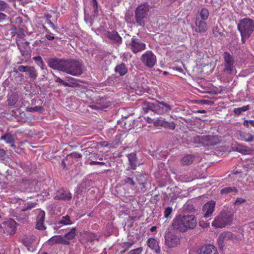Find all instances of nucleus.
<instances>
[{
  "mask_svg": "<svg viewBox=\"0 0 254 254\" xmlns=\"http://www.w3.org/2000/svg\"><path fill=\"white\" fill-rule=\"evenodd\" d=\"M196 225V220L194 215L179 214L174 219L169 228L175 231L183 233L193 229Z\"/></svg>",
  "mask_w": 254,
  "mask_h": 254,
  "instance_id": "f257e3e1",
  "label": "nucleus"
},
{
  "mask_svg": "<svg viewBox=\"0 0 254 254\" xmlns=\"http://www.w3.org/2000/svg\"><path fill=\"white\" fill-rule=\"evenodd\" d=\"M149 6L147 3L138 5L134 11V18L137 26L144 27L148 18Z\"/></svg>",
  "mask_w": 254,
  "mask_h": 254,
  "instance_id": "f03ea898",
  "label": "nucleus"
},
{
  "mask_svg": "<svg viewBox=\"0 0 254 254\" xmlns=\"http://www.w3.org/2000/svg\"><path fill=\"white\" fill-rule=\"evenodd\" d=\"M63 72L73 76H77L83 72L81 64L77 60L65 59Z\"/></svg>",
  "mask_w": 254,
  "mask_h": 254,
  "instance_id": "7ed1b4c3",
  "label": "nucleus"
},
{
  "mask_svg": "<svg viewBox=\"0 0 254 254\" xmlns=\"http://www.w3.org/2000/svg\"><path fill=\"white\" fill-rule=\"evenodd\" d=\"M238 30L241 35L250 36L254 31V20L249 18L242 19L238 25Z\"/></svg>",
  "mask_w": 254,
  "mask_h": 254,
  "instance_id": "20e7f679",
  "label": "nucleus"
},
{
  "mask_svg": "<svg viewBox=\"0 0 254 254\" xmlns=\"http://www.w3.org/2000/svg\"><path fill=\"white\" fill-rule=\"evenodd\" d=\"M233 215L230 212L222 211L212 222V226L215 228H223L230 224L233 220Z\"/></svg>",
  "mask_w": 254,
  "mask_h": 254,
  "instance_id": "39448f33",
  "label": "nucleus"
},
{
  "mask_svg": "<svg viewBox=\"0 0 254 254\" xmlns=\"http://www.w3.org/2000/svg\"><path fill=\"white\" fill-rule=\"evenodd\" d=\"M223 59L224 65L223 73L227 76L233 74L235 70L234 57L228 52H225L223 54Z\"/></svg>",
  "mask_w": 254,
  "mask_h": 254,
  "instance_id": "423d86ee",
  "label": "nucleus"
},
{
  "mask_svg": "<svg viewBox=\"0 0 254 254\" xmlns=\"http://www.w3.org/2000/svg\"><path fill=\"white\" fill-rule=\"evenodd\" d=\"M126 46L133 53L137 54L146 49V45L135 36L132 37L130 41H126Z\"/></svg>",
  "mask_w": 254,
  "mask_h": 254,
  "instance_id": "0eeeda50",
  "label": "nucleus"
},
{
  "mask_svg": "<svg viewBox=\"0 0 254 254\" xmlns=\"http://www.w3.org/2000/svg\"><path fill=\"white\" fill-rule=\"evenodd\" d=\"M172 230H173L169 227L164 236L165 244L169 248L176 247L180 244V238L173 234Z\"/></svg>",
  "mask_w": 254,
  "mask_h": 254,
  "instance_id": "6e6552de",
  "label": "nucleus"
},
{
  "mask_svg": "<svg viewBox=\"0 0 254 254\" xmlns=\"http://www.w3.org/2000/svg\"><path fill=\"white\" fill-rule=\"evenodd\" d=\"M142 64L148 68H152L156 64L157 60L156 56L151 51H147L140 57Z\"/></svg>",
  "mask_w": 254,
  "mask_h": 254,
  "instance_id": "1a4fd4ad",
  "label": "nucleus"
},
{
  "mask_svg": "<svg viewBox=\"0 0 254 254\" xmlns=\"http://www.w3.org/2000/svg\"><path fill=\"white\" fill-rule=\"evenodd\" d=\"M65 60V59H60L57 57H53L47 59V63L50 68L63 72Z\"/></svg>",
  "mask_w": 254,
  "mask_h": 254,
  "instance_id": "9d476101",
  "label": "nucleus"
},
{
  "mask_svg": "<svg viewBox=\"0 0 254 254\" xmlns=\"http://www.w3.org/2000/svg\"><path fill=\"white\" fill-rule=\"evenodd\" d=\"M172 109L169 104L163 102L156 101L154 103V113L162 115L166 112H168Z\"/></svg>",
  "mask_w": 254,
  "mask_h": 254,
  "instance_id": "9b49d317",
  "label": "nucleus"
},
{
  "mask_svg": "<svg viewBox=\"0 0 254 254\" xmlns=\"http://www.w3.org/2000/svg\"><path fill=\"white\" fill-rule=\"evenodd\" d=\"M16 222L12 219H8L2 223V228L5 231L10 235L14 234L16 231Z\"/></svg>",
  "mask_w": 254,
  "mask_h": 254,
  "instance_id": "f8f14e48",
  "label": "nucleus"
},
{
  "mask_svg": "<svg viewBox=\"0 0 254 254\" xmlns=\"http://www.w3.org/2000/svg\"><path fill=\"white\" fill-rule=\"evenodd\" d=\"M236 237L230 232H226L221 233L219 236L217 242L220 249L223 248L224 244L229 240L234 241Z\"/></svg>",
  "mask_w": 254,
  "mask_h": 254,
  "instance_id": "ddd939ff",
  "label": "nucleus"
},
{
  "mask_svg": "<svg viewBox=\"0 0 254 254\" xmlns=\"http://www.w3.org/2000/svg\"><path fill=\"white\" fill-rule=\"evenodd\" d=\"M110 106V103L107 101V99L104 97H99L96 100L95 104L90 107L95 110H104Z\"/></svg>",
  "mask_w": 254,
  "mask_h": 254,
  "instance_id": "4468645a",
  "label": "nucleus"
},
{
  "mask_svg": "<svg viewBox=\"0 0 254 254\" xmlns=\"http://www.w3.org/2000/svg\"><path fill=\"white\" fill-rule=\"evenodd\" d=\"M198 254H218L217 248L213 245H204L198 250Z\"/></svg>",
  "mask_w": 254,
  "mask_h": 254,
  "instance_id": "2eb2a0df",
  "label": "nucleus"
},
{
  "mask_svg": "<svg viewBox=\"0 0 254 254\" xmlns=\"http://www.w3.org/2000/svg\"><path fill=\"white\" fill-rule=\"evenodd\" d=\"M54 198L56 200L68 201L71 199V194L67 190H60L57 191Z\"/></svg>",
  "mask_w": 254,
  "mask_h": 254,
  "instance_id": "dca6fc26",
  "label": "nucleus"
},
{
  "mask_svg": "<svg viewBox=\"0 0 254 254\" xmlns=\"http://www.w3.org/2000/svg\"><path fill=\"white\" fill-rule=\"evenodd\" d=\"M215 206V202L214 201H210L206 203L202 208L204 213L203 216L204 218L209 217L213 212Z\"/></svg>",
  "mask_w": 254,
  "mask_h": 254,
  "instance_id": "f3484780",
  "label": "nucleus"
},
{
  "mask_svg": "<svg viewBox=\"0 0 254 254\" xmlns=\"http://www.w3.org/2000/svg\"><path fill=\"white\" fill-rule=\"evenodd\" d=\"M45 213L44 211L41 210L37 217L36 228L40 230H44L46 227L44 225Z\"/></svg>",
  "mask_w": 254,
  "mask_h": 254,
  "instance_id": "a211bd4d",
  "label": "nucleus"
},
{
  "mask_svg": "<svg viewBox=\"0 0 254 254\" xmlns=\"http://www.w3.org/2000/svg\"><path fill=\"white\" fill-rule=\"evenodd\" d=\"M202 139L206 142L207 145L213 146L220 141L219 137L217 135H205L202 137Z\"/></svg>",
  "mask_w": 254,
  "mask_h": 254,
  "instance_id": "6ab92c4d",
  "label": "nucleus"
},
{
  "mask_svg": "<svg viewBox=\"0 0 254 254\" xmlns=\"http://www.w3.org/2000/svg\"><path fill=\"white\" fill-rule=\"evenodd\" d=\"M106 35L108 38L113 41L114 43L118 45L121 44L122 42V37L116 31H108L106 33Z\"/></svg>",
  "mask_w": 254,
  "mask_h": 254,
  "instance_id": "aec40b11",
  "label": "nucleus"
},
{
  "mask_svg": "<svg viewBox=\"0 0 254 254\" xmlns=\"http://www.w3.org/2000/svg\"><path fill=\"white\" fill-rule=\"evenodd\" d=\"M196 26L195 31L199 33H204L207 30V25L204 20H200L199 18H196L195 21Z\"/></svg>",
  "mask_w": 254,
  "mask_h": 254,
  "instance_id": "412c9836",
  "label": "nucleus"
},
{
  "mask_svg": "<svg viewBox=\"0 0 254 254\" xmlns=\"http://www.w3.org/2000/svg\"><path fill=\"white\" fill-rule=\"evenodd\" d=\"M127 157L128 158L130 169L135 170L137 164V158L136 153L132 152L128 154Z\"/></svg>",
  "mask_w": 254,
  "mask_h": 254,
  "instance_id": "4be33fe9",
  "label": "nucleus"
},
{
  "mask_svg": "<svg viewBox=\"0 0 254 254\" xmlns=\"http://www.w3.org/2000/svg\"><path fill=\"white\" fill-rule=\"evenodd\" d=\"M147 246L151 249L154 250L157 254L161 252L158 242L154 238H149L147 242Z\"/></svg>",
  "mask_w": 254,
  "mask_h": 254,
  "instance_id": "5701e85b",
  "label": "nucleus"
},
{
  "mask_svg": "<svg viewBox=\"0 0 254 254\" xmlns=\"http://www.w3.org/2000/svg\"><path fill=\"white\" fill-rule=\"evenodd\" d=\"M239 139L243 141L251 142L254 140V136L252 134L240 131L239 133Z\"/></svg>",
  "mask_w": 254,
  "mask_h": 254,
  "instance_id": "b1692460",
  "label": "nucleus"
},
{
  "mask_svg": "<svg viewBox=\"0 0 254 254\" xmlns=\"http://www.w3.org/2000/svg\"><path fill=\"white\" fill-rule=\"evenodd\" d=\"M238 192V189L234 187H225L220 190V193L223 195H227L229 194H235Z\"/></svg>",
  "mask_w": 254,
  "mask_h": 254,
  "instance_id": "393cba45",
  "label": "nucleus"
},
{
  "mask_svg": "<svg viewBox=\"0 0 254 254\" xmlns=\"http://www.w3.org/2000/svg\"><path fill=\"white\" fill-rule=\"evenodd\" d=\"M0 139L4 140L6 143L10 144L11 147L15 146L14 144V138L12 134L8 133L2 135Z\"/></svg>",
  "mask_w": 254,
  "mask_h": 254,
  "instance_id": "a878e982",
  "label": "nucleus"
},
{
  "mask_svg": "<svg viewBox=\"0 0 254 254\" xmlns=\"http://www.w3.org/2000/svg\"><path fill=\"white\" fill-rule=\"evenodd\" d=\"M127 68L125 64L122 63L117 65L115 68V71L117 73H119L120 76H123L127 72Z\"/></svg>",
  "mask_w": 254,
  "mask_h": 254,
  "instance_id": "bb28decb",
  "label": "nucleus"
},
{
  "mask_svg": "<svg viewBox=\"0 0 254 254\" xmlns=\"http://www.w3.org/2000/svg\"><path fill=\"white\" fill-rule=\"evenodd\" d=\"M142 108L145 113H148L149 111L154 112V103L145 101L142 103Z\"/></svg>",
  "mask_w": 254,
  "mask_h": 254,
  "instance_id": "cd10ccee",
  "label": "nucleus"
},
{
  "mask_svg": "<svg viewBox=\"0 0 254 254\" xmlns=\"http://www.w3.org/2000/svg\"><path fill=\"white\" fill-rule=\"evenodd\" d=\"M18 99V96L15 93H12L8 97L7 101L8 105L10 106H14Z\"/></svg>",
  "mask_w": 254,
  "mask_h": 254,
  "instance_id": "c85d7f7f",
  "label": "nucleus"
},
{
  "mask_svg": "<svg viewBox=\"0 0 254 254\" xmlns=\"http://www.w3.org/2000/svg\"><path fill=\"white\" fill-rule=\"evenodd\" d=\"M194 159V156L192 155H187L185 156L181 159V163L183 165H189L191 164Z\"/></svg>",
  "mask_w": 254,
  "mask_h": 254,
  "instance_id": "c756f323",
  "label": "nucleus"
},
{
  "mask_svg": "<svg viewBox=\"0 0 254 254\" xmlns=\"http://www.w3.org/2000/svg\"><path fill=\"white\" fill-rule=\"evenodd\" d=\"M77 235V232L76 228L74 227L72 228L68 232L66 233L64 235V237L68 240H70L74 239Z\"/></svg>",
  "mask_w": 254,
  "mask_h": 254,
  "instance_id": "7c9ffc66",
  "label": "nucleus"
},
{
  "mask_svg": "<svg viewBox=\"0 0 254 254\" xmlns=\"http://www.w3.org/2000/svg\"><path fill=\"white\" fill-rule=\"evenodd\" d=\"M34 237H26L22 240V244L26 246L28 250H30V246L34 242Z\"/></svg>",
  "mask_w": 254,
  "mask_h": 254,
  "instance_id": "2f4dec72",
  "label": "nucleus"
},
{
  "mask_svg": "<svg viewBox=\"0 0 254 254\" xmlns=\"http://www.w3.org/2000/svg\"><path fill=\"white\" fill-rule=\"evenodd\" d=\"M73 223L70 217L68 215L63 216L61 219L58 222V224H62L64 225H71Z\"/></svg>",
  "mask_w": 254,
  "mask_h": 254,
  "instance_id": "473e14b6",
  "label": "nucleus"
},
{
  "mask_svg": "<svg viewBox=\"0 0 254 254\" xmlns=\"http://www.w3.org/2000/svg\"><path fill=\"white\" fill-rule=\"evenodd\" d=\"M62 239V236L55 235L51 237L49 240L48 243L50 245H53L56 244H61Z\"/></svg>",
  "mask_w": 254,
  "mask_h": 254,
  "instance_id": "72a5a7b5",
  "label": "nucleus"
},
{
  "mask_svg": "<svg viewBox=\"0 0 254 254\" xmlns=\"http://www.w3.org/2000/svg\"><path fill=\"white\" fill-rule=\"evenodd\" d=\"M18 49H19L22 55L25 57H28L30 55L29 49L24 47V45H18Z\"/></svg>",
  "mask_w": 254,
  "mask_h": 254,
  "instance_id": "f704fd0d",
  "label": "nucleus"
},
{
  "mask_svg": "<svg viewBox=\"0 0 254 254\" xmlns=\"http://www.w3.org/2000/svg\"><path fill=\"white\" fill-rule=\"evenodd\" d=\"M184 211L186 213L195 212L196 210L190 202H187L184 206Z\"/></svg>",
  "mask_w": 254,
  "mask_h": 254,
  "instance_id": "c9c22d12",
  "label": "nucleus"
},
{
  "mask_svg": "<svg viewBox=\"0 0 254 254\" xmlns=\"http://www.w3.org/2000/svg\"><path fill=\"white\" fill-rule=\"evenodd\" d=\"M79 81L75 78H72L69 82H66L65 87H78L79 86Z\"/></svg>",
  "mask_w": 254,
  "mask_h": 254,
  "instance_id": "e433bc0d",
  "label": "nucleus"
},
{
  "mask_svg": "<svg viewBox=\"0 0 254 254\" xmlns=\"http://www.w3.org/2000/svg\"><path fill=\"white\" fill-rule=\"evenodd\" d=\"M249 109H250V106L249 105H247V106H244L242 107L235 108L233 110V112H234V113L235 114H236L237 115H239L242 112H245V111L249 110Z\"/></svg>",
  "mask_w": 254,
  "mask_h": 254,
  "instance_id": "4c0bfd02",
  "label": "nucleus"
},
{
  "mask_svg": "<svg viewBox=\"0 0 254 254\" xmlns=\"http://www.w3.org/2000/svg\"><path fill=\"white\" fill-rule=\"evenodd\" d=\"M26 111L29 112H39L41 113L44 111L42 106H36L34 107H27Z\"/></svg>",
  "mask_w": 254,
  "mask_h": 254,
  "instance_id": "58836bf2",
  "label": "nucleus"
},
{
  "mask_svg": "<svg viewBox=\"0 0 254 254\" xmlns=\"http://www.w3.org/2000/svg\"><path fill=\"white\" fill-rule=\"evenodd\" d=\"M33 60L39 65L42 69L44 68L45 64L41 56H36L33 58Z\"/></svg>",
  "mask_w": 254,
  "mask_h": 254,
  "instance_id": "ea45409f",
  "label": "nucleus"
},
{
  "mask_svg": "<svg viewBox=\"0 0 254 254\" xmlns=\"http://www.w3.org/2000/svg\"><path fill=\"white\" fill-rule=\"evenodd\" d=\"M199 15L202 20H205L207 19L209 15V11L206 8H202L200 12Z\"/></svg>",
  "mask_w": 254,
  "mask_h": 254,
  "instance_id": "a19ab883",
  "label": "nucleus"
},
{
  "mask_svg": "<svg viewBox=\"0 0 254 254\" xmlns=\"http://www.w3.org/2000/svg\"><path fill=\"white\" fill-rule=\"evenodd\" d=\"M213 33L215 36L217 37H222L224 35L222 28H219L218 27H216L214 29H213Z\"/></svg>",
  "mask_w": 254,
  "mask_h": 254,
  "instance_id": "79ce46f5",
  "label": "nucleus"
},
{
  "mask_svg": "<svg viewBox=\"0 0 254 254\" xmlns=\"http://www.w3.org/2000/svg\"><path fill=\"white\" fill-rule=\"evenodd\" d=\"M27 72H28L30 78L35 79L37 77V74L36 71L34 67L30 66L28 70H27Z\"/></svg>",
  "mask_w": 254,
  "mask_h": 254,
  "instance_id": "37998d69",
  "label": "nucleus"
},
{
  "mask_svg": "<svg viewBox=\"0 0 254 254\" xmlns=\"http://www.w3.org/2000/svg\"><path fill=\"white\" fill-rule=\"evenodd\" d=\"M163 127L169 128L170 129H174L176 127V125L174 122H172L171 123H169L167 121H164V122L163 123V125L162 126Z\"/></svg>",
  "mask_w": 254,
  "mask_h": 254,
  "instance_id": "c03bdc74",
  "label": "nucleus"
},
{
  "mask_svg": "<svg viewBox=\"0 0 254 254\" xmlns=\"http://www.w3.org/2000/svg\"><path fill=\"white\" fill-rule=\"evenodd\" d=\"M36 205V203L28 202L25 204V207L22 209V211L25 212L28 210H30L32 208H34Z\"/></svg>",
  "mask_w": 254,
  "mask_h": 254,
  "instance_id": "a18cd8bd",
  "label": "nucleus"
},
{
  "mask_svg": "<svg viewBox=\"0 0 254 254\" xmlns=\"http://www.w3.org/2000/svg\"><path fill=\"white\" fill-rule=\"evenodd\" d=\"M84 20L87 23H89L90 26H91L93 23V19L92 16L89 15L88 14H86L85 12Z\"/></svg>",
  "mask_w": 254,
  "mask_h": 254,
  "instance_id": "49530a36",
  "label": "nucleus"
},
{
  "mask_svg": "<svg viewBox=\"0 0 254 254\" xmlns=\"http://www.w3.org/2000/svg\"><path fill=\"white\" fill-rule=\"evenodd\" d=\"M9 7V5L3 0H0V11H4Z\"/></svg>",
  "mask_w": 254,
  "mask_h": 254,
  "instance_id": "de8ad7c7",
  "label": "nucleus"
},
{
  "mask_svg": "<svg viewBox=\"0 0 254 254\" xmlns=\"http://www.w3.org/2000/svg\"><path fill=\"white\" fill-rule=\"evenodd\" d=\"M164 119H162V118L158 119L155 121L153 122V125L154 126L157 127V126H161L162 127L163 125V123L164 122Z\"/></svg>",
  "mask_w": 254,
  "mask_h": 254,
  "instance_id": "09e8293b",
  "label": "nucleus"
},
{
  "mask_svg": "<svg viewBox=\"0 0 254 254\" xmlns=\"http://www.w3.org/2000/svg\"><path fill=\"white\" fill-rule=\"evenodd\" d=\"M172 208L171 207H167L164 211V216L166 218H168L169 217L170 215L172 212Z\"/></svg>",
  "mask_w": 254,
  "mask_h": 254,
  "instance_id": "8fccbe9b",
  "label": "nucleus"
},
{
  "mask_svg": "<svg viewBox=\"0 0 254 254\" xmlns=\"http://www.w3.org/2000/svg\"><path fill=\"white\" fill-rule=\"evenodd\" d=\"M124 182L125 183L129 184L132 186H134L135 185V182L133 181L132 179L130 177H127L125 178Z\"/></svg>",
  "mask_w": 254,
  "mask_h": 254,
  "instance_id": "3c124183",
  "label": "nucleus"
},
{
  "mask_svg": "<svg viewBox=\"0 0 254 254\" xmlns=\"http://www.w3.org/2000/svg\"><path fill=\"white\" fill-rule=\"evenodd\" d=\"M142 251L141 248H138L134 250H132L129 252L128 254H140Z\"/></svg>",
  "mask_w": 254,
  "mask_h": 254,
  "instance_id": "603ef678",
  "label": "nucleus"
},
{
  "mask_svg": "<svg viewBox=\"0 0 254 254\" xmlns=\"http://www.w3.org/2000/svg\"><path fill=\"white\" fill-rule=\"evenodd\" d=\"M69 155L72 158H73V159H77V158H80L82 157V155L80 153H78L76 152H72V153H70Z\"/></svg>",
  "mask_w": 254,
  "mask_h": 254,
  "instance_id": "864d4df0",
  "label": "nucleus"
},
{
  "mask_svg": "<svg viewBox=\"0 0 254 254\" xmlns=\"http://www.w3.org/2000/svg\"><path fill=\"white\" fill-rule=\"evenodd\" d=\"M246 201V200L244 198H243L242 197H238L236 200L234 204L235 205L238 206L239 204L244 203Z\"/></svg>",
  "mask_w": 254,
  "mask_h": 254,
  "instance_id": "5fc2aeb1",
  "label": "nucleus"
},
{
  "mask_svg": "<svg viewBox=\"0 0 254 254\" xmlns=\"http://www.w3.org/2000/svg\"><path fill=\"white\" fill-rule=\"evenodd\" d=\"M29 67V66H24L22 65L18 67V69L19 71L21 72H27Z\"/></svg>",
  "mask_w": 254,
  "mask_h": 254,
  "instance_id": "6e6d98bb",
  "label": "nucleus"
},
{
  "mask_svg": "<svg viewBox=\"0 0 254 254\" xmlns=\"http://www.w3.org/2000/svg\"><path fill=\"white\" fill-rule=\"evenodd\" d=\"M55 77H56V79H55V81L56 82L60 83L65 87V84H66V82L65 81H64V80H63L62 79L60 78L59 77L55 76Z\"/></svg>",
  "mask_w": 254,
  "mask_h": 254,
  "instance_id": "4d7b16f0",
  "label": "nucleus"
},
{
  "mask_svg": "<svg viewBox=\"0 0 254 254\" xmlns=\"http://www.w3.org/2000/svg\"><path fill=\"white\" fill-rule=\"evenodd\" d=\"M89 164L90 165H106L105 163L103 162H99V161H91L89 162Z\"/></svg>",
  "mask_w": 254,
  "mask_h": 254,
  "instance_id": "13d9d810",
  "label": "nucleus"
},
{
  "mask_svg": "<svg viewBox=\"0 0 254 254\" xmlns=\"http://www.w3.org/2000/svg\"><path fill=\"white\" fill-rule=\"evenodd\" d=\"M65 238L62 236L61 244L64 245H69L70 244L69 240L64 239Z\"/></svg>",
  "mask_w": 254,
  "mask_h": 254,
  "instance_id": "bf43d9fd",
  "label": "nucleus"
},
{
  "mask_svg": "<svg viewBox=\"0 0 254 254\" xmlns=\"http://www.w3.org/2000/svg\"><path fill=\"white\" fill-rule=\"evenodd\" d=\"M5 151L3 149L0 148V159H3L5 158Z\"/></svg>",
  "mask_w": 254,
  "mask_h": 254,
  "instance_id": "052dcab7",
  "label": "nucleus"
},
{
  "mask_svg": "<svg viewBox=\"0 0 254 254\" xmlns=\"http://www.w3.org/2000/svg\"><path fill=\"white\" fill-rule=\"evenodd\" d=\"M45 37L47 40L50 41L53 40L55 38L54 36H53V34L51 33L49 34L46 35Z\"/></svg>",
  "mask_w": 254,
  "mask_h": 254,
  "instance_id": "680f3d73",
  "label": "nucleus"
},
{
  "mask_svg": "<svg viewBox=\"0 0 254 254\" xmlns=\"http://www.w3.org/2000/svg\"><path fill=\"white\" fill-rule=\"evenodd\" d=\"M46 22L53 29H55L56 28V26H55L54 24L50 19H48V20H46Z\"/></svg>",
  "mask_w": 254,
  "mask_h": 254,
  "instance_id": "e2e57ef3",
  "label": "nucleus"
},
{
  "mask_svg": "<svg viewBox=\"0 0 254 254\" xmlns=\"http://www.w3.org/2000/svg\"><path fill=\"white\" fill-rule=\"evenodd\" d=\"M116 78V77L115 76H114V75H113L112 76L109 77L108 78L107 82L108 83L111 84V81H114V80Z\"/></svg>",
  "mask_w": 254,
  "mask_h": 254,
  "instance_id": "0e129e2a",
  "label": "nucleus"
},
{
  "mask_svg": "<svg viewBox=\"0 0 254 254\" xmlns=\"http://www.w3.org/2000/svg\"><path fill=\"white\" fill-rule=\"evenodd\" d=\"M7 16L4 14L3 13H0V22L1 21L5 20Z\"/></svg>",
  "mask_w": 254,
  "mask_h": 254,
  "instance_id": "69168bd1",
  "label": "nucleus"
},
{
  "mask_svg": "<svg viewBox=\"0 0 254 254\" xmlns=\"http://www.w3.org/2000/svg\"><path fill=\"white\" fill-rule=\"evenodd\" d=\"M99 144L102 147H108L109 146V144L106 141L100 142Z\"/></svg>",
  "mask_w": 254,
  "mask_h": 254,
  "instance_id": "338daca9",
  "label": "nucleus"
},
{
  "mask_svg": "<svg viewBox=\"0 0 254 254\" xmlns=\"http://www.w3.org/2000/svg\"><path fill=\"white\" fill-rule=\"evenodd\" d=\"M17 1L22 2L23 5L26 4L29 2L31 0H17Z\"/></svg>",
  "mask_w": 254,
  "mask_h": 254,
  "instance_id": "774afa93",
  "label": "nucleus"
}]
</instances>
